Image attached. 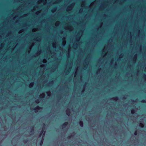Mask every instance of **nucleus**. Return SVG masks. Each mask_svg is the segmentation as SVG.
<instances>
[{"label":"nucleus","instance_id":"obj_11","mask_svg":"<svg viewBox=\"0 0 146 146\" xmlns=\"http://www.w3.org/2000/svg\"><path fill=\"white\" fill-rule=\"evenodd\" d=\"M141 102L142 103H145V102H146V101L145 100H143L141 101Z\"/></svg>","mask_w":146,"mask_h":146},{"label":"nucleus","instance_id":"obj_25","mask_svg":"<svg viewBox=\"0 0 146 146\" xmlns=\"http://www.w3.org/2000/svg\"><path fill=\"white\" fill-rule=\"evenodd\" d=\"M64 30L65 29V28H64ZM65 34V33H64V34Z\"/></svg>","mask_w":146,"mask_h":146},{"label":"nucleus","instance_id":"obj_27","mask_svg":"<svg viewBox=\"0 0 146 146\" xmlns=\"http://www.w3.org/2000/svg\"><path fill=\"white\" fill-rule=\"evenodd\" d=\"M64 13H65V12H64Z\"/></svg>","mask_w":146,"mask_h":146},{"label":"nucleus","instance_id":"obj_20","mask_svg":"<svg viewBox=\"0 0 146 146\" xmlns=\"http://www.w3.org/2000/svg\"><path fill=\"white\" fill-rule=\"evenodd\" d=\"M50 84H52L53 83V82H52V81H51L50 82Z\"/></svg>","mask_w":146,"mask_h":146},{"label":"nucleus","instance_id":"obj_9","mask_svg":"<svg viewBox=\"0 0 146 146\" xmlns=\"http://www.w3.org/2000/svg\"><path fill=\"white\" fill-rule=\"evenodd\" d=\"M134 134L135 135H136L137 134V131H135L134 132Z\"/></svg>","mask_w":146,"mask_h":146},{"label":"nucleus","instance_id":"obj_29","mask_svg":"<svg viewBox=\"0 0 146 146\" xmlns=\"http://www.w3.org/2000/svg\"><path fill=\"white\" fill-rule=\"evenodd\" d=\"M64 51H65V50H64Z\"/></svg>","mask_w":146,"mask_h":146},{"label":"nucleus","instance_id":"obj_21","mask_svg":"<svg viewBox=\"0 0 146 146\" xmlns=\"http://www.w3.org/2000/svg\"><path fill=\"white\" fill-rule=\"evenodd\" d=\"M141 124V125H142V127H143V124H142V123H141V124Z\"/></svg>","mask_w":146,"mask_h":146},{"label":"nucleus","instance_id":"obj_22","mask_svg":"<svg viewBox=\"0 0 146 146\" xmlns=\"http://www.w3.org/2000/svg\"><path fill=\"white\" fill-rule=\"evenodd\" d=\"M84 67L86 68L87 67L86 66H84Z\"/></svg>","mask_w":146,"mask_h":146},{"label":"nucleus","instance_id":"obj_14","mask_svg":"<svg viewBox=\"0 0 146 146\" xmlns=\"http://www.w3.org/2000/svg\"><path fill=\"white\" fill-rule=\"evenodd\" d=\"M33 83H31L30 84V86H33Z\"/></svg>","mask_w":146,"mask_h":146},{"label":"nucleus","instance_id":"obj_18","mask_svg":"<svg viewBox=\"0 0 146 146\" xmlns=\"http://www.w3.org/2000/svg\"><path fill=\"white\" fill-rule=\"evenodd\" d=\"M64 143H63V139H62V146L63 145Z\"/></svg>","mask_w":146,"mask_h":146},{"label":"nucleus","instance_id":"obj_31","mask_svg":"<svg viewBox=\"0 0 146 146\" xmlns=\"http://www.w3.org/2000/svg\"><path fill=\"white\" fill-rule=\"evenodd\" d=\"M64 87H65V86H64Z\"/></svg>","mask_w":146,"mask_h":146},{"label":"nucleus","instance_id":"obj_4","mask_svg":"<svg viewBox=\"0 0 146 146\" xmlns=\"http://www.w3.org/2000/svg\"><path fill=\"white\" fill-rule=\"evenodd\" d=\"M28 141V140L27 139H24L23 141V142L25 143H26Z\"/></svg>","mask_w":146,"mask_h":146},{"label":"nucleus","instance_id":"obj_3","mask_svg":"<svg viewBox=\"0 0 146 146\" xmlns=\"http://www.w3.org/2000/svg\"><path fill=\"white\" fill-rule=\"evenodd\" d=\"M73 137V135L72 134L71 135H69L68 137V139H71Z\"/></svg>","mask_w":146,"mask_h":146},{"label":"nucleus","instance_id":"obj_24","mask_svg":"<svg viewBox=\"0 0 146 146\" xmlns=\"http://www.w3.org/2000/svg\"><path fill=\"white\" fill-rule=\"evenodd\" d=\"M48 92V93H49V94H50V92Z\"/></svg>","mask_w":146,"mask_h":146},{"label":"nucleus","instance_id":"obj_19","mask_svg":"<svg viewBox=\"0 0 146 146\" xmlns=\"http://www.w3.org/2000/svg\"><path fill=\"white\" fill-rule=\"evenodd\" d=\"M64 127H65V126L66 125V124H67V123H66V122H64Z\"/></svg>","mask_w":146,"mask_h":146},{"label":"nucleus","instance_id":"obj_8","mask_svg":"<svg viewBox=\"0 0 146 146\" xmlns=\"http://www.w3.org/2000/svg\"><path fill=\"white\" fill-rule=\"evenodd\" d=\"M44 130V129H43V128H42V130L41 131L40 133V136L42 134L43 132V131Z\"/></svg>","mask_w":146,"mask_h":146},{"label":"nucleus","instance_id":"obj_28","mask_svg":"<svg viewBox=\"0 0 146 146\" xmlns=\"http://www.w3.org/2000/svg\"><path fill=\"white\" fill-rule=\"evenodd\" d=\"M64 23H65V22H64Z\"/></svg>","mask_w":146,"mask_h":146},{"label":"nucleus","instance_id":"obj_13","mask_svg":"<svg viewBox=\"0 0 146 146\" xmlns=\"http://www.w3.org/2000/svg\"><path fill=\"white\" fill-rule=\"evenodd\" d=\"M43 143V141L42 140L40 142V145H42Z\"/></svg>","mask_w":146,"mask_h":146},{"label":"nucleus","instance_id":"obj_2","mask_svg":"<svg viewBox=\"0 0 146 146\" xmlns=\"http://www.w3.org/2000/svg\"><path fill=\"white\" fill-rule=\"evenodd\" d=\"M71 114V112L69 110H67L66 111V114L68 116H70Z\"/></svg>","mask_w":146,"mask_h":146},{"label":"nucleus","instance_id":"obj_1","mask_svg":"<svg viewBox=\"0 0 146 146\" xmlns=\"http://www.w3.org/2000/svg\"><path fill=\"white\" fill-rule=\"evenodd\" d=\"M79 125L81 127H83L84 126V123L83 121H80L79 122Z\"/></svg>","mask_w":146,"mask_h":146},{"label":"nucleus","instance_id":"obj_15","mask_svg":"<svg viewBox=\"0 0 146 146\" xmlns=\"http://www.w3.org/2000/svg\"><path fill=\"white\" fill-rule=\"evenodd\" d=\"M68 79L70 80H72H72H73L72 79V78H69Z\"/></svg>","mask_w":146,"mask_h":146},{"label":"nucleus","instance_id":"obj_5","mask_svg":"<svg viewBox=\"0 0 146 146\" xmlns=\"http://www.w3.org/2000/svg\"><path fill=\"white\" fill-rule=\"evenodd\" d=\"M39 108V107L38 106H37L36 108H34L33 110H35V112H36L37 111H36V109H38Z\"/></svg>","mask_w":146,"mask_h":146},{"label":"nucleus","instance_id":"obj_6","mask_svg":"<svg viewBox=\"0 0 146 146\" xmlns=\"http://www.w3.org/2000/svg\"><path fill=\"white\" fill-rule=\"evenodd\" d=\"M112 99H113L114 100H117L118 99V98L116 96L114 98H113Z\"/></svg>","mask_w":146,"mask_h":146},{"label":"nucleus","instance_id":"obj_23","mask_svg":"<svg viewBox=\"0 0 146 146\" xmlns=\"http://www.w3.org/2000/svg\"><path fill=\"white\" fill-rule=\"evenodd\" d=\"M65 41L64 40V45H65Z\"/></svg>","mask_w":146,"mask_h":146},{"label":"nucleus","instance_id":"obj_12","mask_svg":"<svg viewBox=\"0 0 146 146\" xmlns=\"http://www.w3.org/2000/svg\"><path fill=\"white\" fill-rule=\"evenodd\" d=\"M34 126H33L32 127V128H31V129L32 130V131H34Z\"/></svg>","mask_w":146,"mask_h":146},{"label":"nucleus","instance_id":"obj_17","mask_svg":"<svg viewBox=\"0 0 146 146\" xmlns=\"http://www.w3.org/2000/svg\"><path fill=\"white\" fill-rule=\"evenodd\" d=\"M143 77L144 78H146V75H145V74H144L143 76Z\"/></svg>","mask_w":146,"mask_h":146},{"label":"nucleus","instance_id":"obj_7","mask_svg":"<svg viewBox=\"0 0 146 146\" xmlns=\"http://www.w3.org/2000/svg\"><path fill=\"white\" fill-rule=\"evenodd\" d=\"M131 113L132 114H133L135 113V110H132L131 111Z\"/></svg>","mask_w":146,"mask_h":146},{"label":"nucleus","instance_id":"obj_10","mask_svg":"<svg viewBox=\"0 0 146 146\" xmlns=\"http://www.w3.org/2000/svg\"><path fill=\"white\" fill-rule=\"evenodd\" d=\"M44 94H42L41 95H40L41 97L42 98L44 97Z\"/></svg>","mask_w":146,"mask_h":146},{"label":"nucleus","instance_id":"obj_26","mask_svg":"<svg viewBox=\"0 0 146 146\" xmlns=\"http://www.w3.org/2000/svg\"><path fill=\"white\" fill-rule=\"evenodd\" d=\"M64 139H63V141H64Z\"/></svg>","mask_w":146,"mask_h":146},{"label":"nucleus","instance_id":"obj_30","mask_svg":"<svg viewBox=\"0 0 146 146\" xmlns=\"http://www.w3.org/2000/svg\"><path fill=\"white\" fill-rule=\"evenodd\" d=\"M64 72H65V71H64Z\"/></svg>","mask_w":146,"mask_h":146},{"label":"nucleus","instance_id":"obj_16","mask_svg":"<svg viewBox=\"0 0 146 146\" xmlns=\"http://www.w3.org/2000/svg\"><path fill=\"white\" fill-rule=\"evenodd\" d=\"M36 103H39V100H36Z\"/></svg>","mask_w":146,"mask_h":146}]
</instances>
